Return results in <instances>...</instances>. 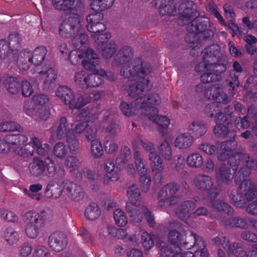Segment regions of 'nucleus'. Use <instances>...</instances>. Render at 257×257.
Masks as SVG:
<instances>
[{"instance_id": "f257e3e1", "label": "nucleus", "mask_w": 257, "mask_h": 257, "mask_svg": "<svg viewBox=\"0 0 257 257\" xmlns=\"http://www.w3.org/2000/svg\"><path fill=\"white\" fill-rule=\"evenodd\" d=\"M134 62V66L132 69L130 68V67H122L120 70L121 75L131 81L139 78V80L129 86L128 95L132 97H137L145 91H149L152 88L150 85L149 80L145 78L151 72L150 64L144 63L141 58H136Z\"/></svg>"}, {"instance_id": "f03ea898", "label": "nucleus", "mask_w": 257, "mask_h": 257, "mask_svg": "<svg viewBox=\"0 0 257 257\" xmlns=\"http://www.w3.org/2000/svg\"><path fill=\"white\" fill-rule=\"evenodd\" d=\"M250 174L247 167L240 168L234 177V182L238 185L237 193L230 194L229 198L237 207H243L248 201L257 199V186L248 179Z\"/></svg>"}, {"instance_id": "7ed1b4c3", "label": "nucleus", "mask_w": 257, "mask_h": 257, "mask_svg": "<svg viewBox=\"0 0 257 257\" xmlns=\"http://www.w3.org/2000/svg\"><path fill=\"white\" fill-rule=\"evenodd\" d=\"M209 23V20L207 17L197 16L193 19L187 26L188 33L185 37L186 42L194 44L199 41L211 39L214 33L208 28Z\"/></svg>"}, {"instance_id": "20e7f679", "label": "nucleus", "mask_w": 257, "mask_h": 257, "mask_svg": "<svg viewBox=\"0 0 257 257\" xmlns=\"http://www.w3.org/2000/svg\"><path fill=\"white\" fill-rule=\"evenodd\" d=\"M190 191V188L186 181L181 182V185L172 181L164 186L158 193V206L163 207L166 205L171 206L175 204L178 198L175 195L177 193L181 195L186 194Z\"/></svg>"}, {"instance_id": "39448f33", "label": "nucleus", "mask_w": 257, "mask_h": 257, "mask_svg": "<svg viewBox=\"0 0 257 257\" xmlns=\"http://www.w3.org/2000/svg\"><path fill=\"white\" fill-rule=\"evenodd\" d=\"M67 58L73 65H76L80 62L82 58L83 67L89 71H95L96 67L98 65L99 59L98 55L92 49L86 50H73L69 53Z\"/></svg>"}, {"instance_id": "423d86ee", "label": "nucleus", "mask_w": 257, "mask_h": 257, "mask_svg": "<svg viewBox=\"0 0 257 257\" xmlns=\"http://www.w3.org/2000/svg\"><path fill=\"white\" fill-rule=\"evenodd\" d=\"M25 223V231L27 236L31 239L37 237L45 225L44 217L34 211H29L22 217Z\"/></svg>"}, {"instance_id": "0eeeda50", "label": "nucleus", "mask_w": 257, "mask_h": 257, "mask_svg": "<svg viewBox=\"0 0 257 257\" xmlns=\"http://www.w3.org/2000/svg\"><path fill=\"white\" fill-rule=\"evenodd\" d=\"M22 37L16 32H11L8 36V41L5 39L0 40V57L6 59L9 58L11 61H15L16 54L21 48Z\"/></svg>"}, {"instance_id": "6e6552de", "label": "nucleus", "mask_w": 257, "mask_h": 257, "mask_svg": "<svg viewBox=\"0 0 257 257\" xmlns=\"http://www.w3.org/2000/svg\"><path fill=\"white\" fill-rule=\"evenodd\" d=\"M97 73L88 74L85 71L78 72L75 75V82L81 88L86 90L89 88L97 87L102 85L104 82V76L106 73L104 70L94 71Z\"/></svg>"}, {"instance_id": "1a4fd4ad", "label": "nucleus", "mask_w": 257, "mask_h": 257, "mask_svg": "<svg viewBox=\"0 0 257 257\" xmlns=\"http://www.w3.org/2000/svg\"><path fill=\"white\" fill-rule=\"evenodd\" d=\"M127 193L129 203L125 205V210L130 218L137 222H141L143 215L137 207L141 204V195L140 189L136 184H133L128 187Z\"/></svg>"}, {"instance_id": "9d476101", "label": "nucleus", "mask_w": 257, "mask_h": 257, "mask_svg": "<svg viewBox=\"0 0 257 257\" xmlns=\"http://www.w3.org/2000/svg\"><path fill=\"white\" fill-rule=\"evenodd\" d=\"M185 247L190 249L193 246L198 247V249L194 253L191 251L176 253L172 257H208V253L206 248V244L202 238L196 233L191 232L188 236V242Z\"/></svg>"}, {"instance_id": "9b49d317", "label": "nucleus", "mask_w": 257, "mask_h": 257, "mask_svg": "<svg viewBox=\"0 0 257 257\" xmlns=\"http://www.w3.org/2000/svg\"><path fill=\"white\" fill-rule=\"evenodd\" d=\"M54 8L65 14L81 16L85 11L84 5L79 0H52Z\"/></svg>"}, {"instance_id": "f8f14e48", "label": "nucleus", "mask_w": 257, "mask_h": 257, "mask_svg": "<svg viewBox=\"0 0 257 257\" xmlns=\"http://www.w3.org/2000/svg\"><path fill=\"white\" fill-rule=\"evenodd\" d=\"M194 183L196 188L208 193V197L211 199H215L219 194V190L214 186L212 178L208 175L199 174L195 176Z\"/></svg>"}, {"instance_id": "ddd939ff", "label": "nucleus", "mask_w": 257, "mask_h": 257, "mask_svg": "<svg viewBox=\"0 0 257 257\" xmlns=\"http://www.w3.org/2000/svg\"><path fill=\"white\" fill-rule=\"evenodd\" d=\"M228 152L220 153L218 156V159L223 162L227 160V164L231 167H235V170L238 169L239 165L244 167L250 163V158L248 154L235 152L230 155Z\"/></svg>"}, {"instance_id": "4468645a", "label": "nucleus", "mask_w": 257, "mask_h": 257, "mask_svg": "<svg viewBox=\"0 0 257 257\" xmlns=\"http://www.w3.org/2000/svg\"><path fill=\"white\" fill-rule=\"evenodd\" d=\"M134 159L136 170L140 177V186L143 191L147 192L148 191L151 184V177L147 175L148 168L145 164L141 154L138 151L134 153Z\"/></svg>"}, {"instance_id": "2eb2a0df", "label": "nucleus", "mask_w": 257, "mask_h": 257, "mask_svg": "<svg viewBox=\"0 0 257 257\" xmlns=\"http://www.w3.org/2000/svg\"><path fill=\"white\" fill-rule=\"evenodd\" d=\"M216 62L212 66L210 71L203 73L200 77L202 83L196 85L195 90L199 91V89L203 88V84H207L211 82H215L220 80L221 78V73L224 72L226 69L225 65L220 63Z\"/></svg>"}, {"instance_id": "dca6fc26", "label": "nucleus", "mask_w": 257, "mask_h": 257, "mask_svg": "<svg viewBox=\"0 0 257 257\" xmlns=\"http://www.w3.org/2000/svg\"><path fill=\"white\" fill-rule=\"evenodd\" d=\"M182 11L180 13L178 23L180 25L188 24L189 22L199 16L197 5L192 1H186L180 6Z\"/></svg>"}, {"instance_id": "f3484780", "label": "nucleus", "mask_w": 257, "mask_h": 257, "mask_svg": "<svg viewBox=\"0 0 257 257\" xmlns=\"http://www.w3.org/2000/svg\"><path fill=\"white\" fill-rule=\"evenodd\" d=\"M79 29H81L79 19L77 17H69L63 20L60 25L59 35L64 39L71 38Z\"/></svg>"}, {"instance_id": "a211bd4d", "label": "nucleus", "mask_w": 257, "mask_h": 257, "mask_svg": "<svg viewBox=\"0 0 257 257\" xmlns=\"http://www.w3.org/2000/svg\"><path fill=\"white\" fill-rule=\"evenodd\" d=\"M204 113L210 117H214L215 122H223L225 124H230L232 120L225 116L222 112L221 105L215 102L207 104L204 108Z\"/></svg>"}, {"instance_id": "6ab92c4d", "label": "nucleus", "mask_w": 257, "mask_h": 257, "mask_svg": "<svg viewBox=\"0 0 257 257\" xmlns=\"http://www.w3.org/2000/svg\"><path fill=\"white\" fill-rule=\"evenodd\" d=\"M15 61H11L10 59H2L5 63L10 65L11 64H17L18 68L20 71H25L29 69L31 64H32L31 61V52L28 49L22 50L18 53L17 52L16 58Z\"/></svg>"}, {"instance_id": "aec40b11", "label": "nucleus", "mask_w": 257, "mask_h": 257, "mask_svg": "<svg viewBox=\"0 0 257 257\" xmlns=\"http://www.w3.org/2000/svg\"><path fill=\"white\" fill-rule=\"evenodd\" d=\"M161 97L158 94L150 93L147 95L142 97L140 96L135 100V104L138 105V108H139V112L144 115L142 110L151 109L153 108H156L155 106L159 105L161 103Z\"/></svg>"}, {"instance_id": "412c9836", "label": "nucleus", "mask_w": 257, "mask_h": 257, "mask_svg": "<svg viewBox=\"0 0 257 257\" xmlns=\"http://www.w3.org/2000/svg\"><path fill=\"white\" fill-rule=\"evenodd\" d=\"M39 79L42 89L50 91L53 88L55 81L57 77V71L52 67L38 72Z\"/></svg>"}, {"instance_id": "4be33fe9", "label": "nucleus", "mask_w": 257, "mask_h": 257, "mask_svg": "<svg viewBox=\"0 0 257 257\" xmlns=\"http://www.w3.org/2000/svg\"><path fill=\"white\" fill-rule=\"evenodd\" d=\"M145 117H147L149 120L158 124V131L162 132V130L166 128L170 124V119L166 116L159 115V111L157 108H151L146 110H142Z\"/></svg>"}, {"instance_id": "5701e85b", "label": "nucleus", "mask_w": 257, "mask_h": 257, "mask_svg": "<svg viewBox=\"0 0 257 257\" xmlns=\"http://www.w3.org/2000/svg\"><path fill=\"white\" fill-rule=\"evenodd\" d=\"M204 96L209 99L214 100L218 104H226L230 100L227 95L223 92L222 89L215 85L206 89L204 92Z\"/></svg>"}, {"instance_id": "b1692460", "label": "nucleus", "mask_w": 257, "mask_h": 257, "mask_svg": "<svg viewBox=\"0 0 257 257\" xmlns=\"http://www.w3.org/2000/svg\"><path fill=\"white\" fill-rule=\"evenodd\" d=\"M48 243L52 250L59 252L66 247L67 244V240L64 233L60 232H55L49 236Z\"/></svg>"}, {"instance_id": "393cba45", "label": "nucleus", "mask_w": 257, "mask_h": 257, "mask_svg": "<svg viewBox=\"0 0 257 257\" xmlns=\"http://www.w3.org/2000/svg\"><path fill=\"white\" fill-rule=\"evenodd\" d=\"M232 169L225 164H221L215 170V177L216 179L223 184H228L233 178L234 175L237 170H234L235 167H231Z\"/></svg>"}, {"instance_id": "a878e982", "label": "nucleus", "mask_w": 257, "mask_h": 257, "mask_svg": "<svg viewBox=\"0 0 257 257\" xmlns=\"http://www.w3.org/2000/svg\"><path fill=\"white\" fill-rule=\"evenodd\" d=\"M202 59L212 66L219 61L220 48L217 44H213L205 48L202 51Z\"/></svg>"}, {"instance_id": "bb28decb", "label": "nucleus", "mask_w": 257, "mask_h": 257, "mask_svg": "<svg viewBox=\"0 0 257 257\" xmlns=\"http://www.w3.org/2000/svg\"><path fill=\"white\" fill-rule=\"evenodd\" d=\"M65 189L68 198L74 201H80L84 197L83 189L80 186L74 183L66 182Z\"/></svg>"}, {"instance_id": "cd10ccee", "label": "nucleus", "mask_w": 257, "mask_h": 257, "mask_svg": "<svg viewBox=\"0 0 257 257\" xmlns=\"http://www.w3.org/2000/svg\"><path fill=\"white\" fill-rule=\"evenodd\" d=\"M46 161V171L44 173L50 177H54L55 175L59 178H62L65 174V171L62 166L56 164L54 161L47 157Z\"/></svg>"}, {"instance_id": "c85d7f7f", "label": "nucleus", "mask_w": 257, "mask_h": 257, "mask_svg": "<svg viewBox=\"0 0 257 257\" xmlns=\"http://www.w3.org/2000/svg\"><path fill=\"white\" fill-rule=\"evenodd\" d=\"M134 56L133 49L128 46L122 47L115 56L113 64L118 65L130 62Z\"/></svg>"}, {"instance_id": "c756f323", "label": "nucleus", "mask_w": 257, "mask_h": 257, "mask_svg": "<svg viewBox=\"0 0 257 257\" xmlns=\"http://www.w3.org/2000/svg\"><path fill=\"white\" fill-rule=\"evenodd\" d=\"M196 200H186L183 202L177 209L176 214L181 220H185L190 217V212L196 207Z\"/></svg>"}, {"instance_id": "7c9ffc66", "label": "nucleus", "mask_w": 257, "mask_h": 257, "mask_svg": "<svg viewBox=\"0 0 257 257\" xmlns=\"http://www.w3.org/2000/svg\"><path fill=\"white\" fill-rule=\"evenodd\" d=\"M149 157L152 171L156 174H158V176L160 178L159 183H161L162 176L161 173L164 169L163 161L156 152H151Z\"/></svg>"}, {"instance_id": "2f4dec72", "label": "nucleus", "mask_w": 257, "mask_h": 257, "mask_svg": "<svg viewBox=\"0 0 257 257\" xmlns=\"http://www.w3.org/2000/svg\"><path fill=\"white\" fill-rule=\"evenodd\" d=\"M56 95L63 101L65 104H69L70 108L75 97L72 90L65 85L60 86L56 91Z\"/></svg>"}, {"instance_id": "473e14b6", "label": "nucleus", "mask_w": 257, "mask_h": 257, "mask_svg": "<svg viewBox=\"0 0 257 257\" xmlns=\"http://www.w3.org/2000/svg\"><path fill=\"white\" fill-rule=\"evenodd\" d=\"M206 125L200 121H194L189 126L188 131L193 138L198 139L203 136L207 132Z\"/></svg>"}, {"instance_id": "72a5a7b5", "label": "nucleus", "mask_w": 257, "mask_h": 257, "mask_svg": "<svg viewBox=\"0 0 257 257\" xmlns=\"http://www.w3.org/2000/svg\"><path fill=\"white\" fill-rule=\"evenodd\" d=\"M46 167V161L34 157L33 162L29 165L30 172L31 175L38 177L44 173Z\"/></svg>"}, {"instance_id": "f704fd0d", "label": "nucleus", "mask_w": 257, "mask_h": 257, "mask_svg": "<svg viewBox=\"0 0 257 257\" xmlns=\"http://www.w3.org/2000/svg\"><path fill=\"white\" fill-rule=\"evenodd\" d=\"M67 120L65 117H61L54 124L53 130H55L57 137L59 139H62L65 137L69 132L70 129L67 127Z\"/></svg>"}, {"instance_id": "c9c22d12", "label": "nucleus", "mask_w": 257, "mask_h": 257, "mask_svg": "<svg viewBox=\"0 0 257 257\" xmlns=\"http://www.w3.org/2000/svg\"><path fill=\"white\" fill-rule=\"evenodd\" d=\"M168 240L171 244L177 246L179 249H186L185 246L188 242V238L184 240L182 235L178 231L173 230L168 233Z\"/></svg>"}, {"instance_id": "e433bc0d", "label": "nucleus", "mask_w": 257, "mask_h": 257, "mask_svg": "<svg viewBox=\"0 0 257 257\" xmlns=\"http://www.w3.org/2000/svg\"><path fill=\"white\" fill-rule=\"evenodd\" d=\"M47 53V49L44 46H40L36 47L33 52L31 53V61L32 64L35 66H39L44 62Z\"/></svg>"}, {"instance_id": "4c0bfd02", "label": "nucleus", "mask_w": 257, "mask_h": 257, "mask_svg": "<svg viewBox=\"0 0 257 257\" xmlns=\"http://www.w3.org/2000/svg\"><path fill=\"white\" fill-rule=\"evenodd\" d=\"M73 38L72 40L73 45L76 49L84 51L86 50V42L88 41V36L81 32V29L76 32L75 35H73Z\"/></svg>"}, {"instance_id": "58836bf2", "label": "nucleus", "mask_w": 257, "mask_h": 257, "mask_svg": "<svg viewBox=\"0 0 257 257\" xmlns=\"http://www.w3.org/2000/svg\"><path fill=\"white\" fill-rule=\"evenodd\" d=\"M194 141L193 137L188 133L181 134L175 141V146L179 149H186L191 146Z\"/></svg>"}, {"instance_id": "ea45409f", "label": "nucleus", "mask_w": 257, "mask_h": 257, "mask_svg": "<svg viewBox=\"0 0 257 257\" xmlns=\"http://www.w3.org/2000/svg\"><path fill=\"white\" fill-rule=\"evenodd\" d=\"M30 143L32 145L34 151L35 150L37 153L41 156L48 155L51 150L50 145L47 144H42L39 139L36 137L32 138Z\"/></svg>"}, {"instance_id": "a19ab883", "label": "nucleus", "mask_w": 257, "mask_h": 257, "mask_svg": "<svg viewBox=\"0 0 257 257\" xmlns=\"http://www.w3.org/2000/svg\"><path fill=\"white\" fill-rule=\"evenodd\" d=\"M63 190L60 185L53 181H51L45 189L47 197L52 199L58 198L62 194Z\"/></svg>"}, {"instance_id": "79ce46f5", "label": "nucleus", "mask_w": 257, "mask_h": 257, "mask_svg": "<svg viewBox=\"0 0 257 257\" xmlns=\"http://www.w3.org/2000/svg\"><path fill=\"white\" fill-rule=\"evenodd\" d=\"M115 168L114 161L113 160L108 159L105 160V166L104 169L106 172V174L104 177L105 182L108 183L109 181H113L118 180L117 174L113 173Z\"/></svg>"}, {"instance_id": "37998d69", "label": "nucleus", "mask_w": 257, "mask_h": 257, "mask_svg": "<svg viewBox=\"0 0 257 257\" xmlns=\"http://www.w3.org/2000/svg\"><path fill=\"white\" fill-rule=\"evenodd\" d=\"M224 224L226 227H237L241 229H246L248 226L246 218L239 217L228 218L225 220Z\"/></svg>"}, {"instance_id": "c03bdc74", "label": "nucleus", "mask_w": 257, "mask_h": 257, "mask_svg": "<svg viewBox=\"0 0 257 257\" xmlns=\"http://www.w3.org/2000/svg\"><path fill=\"white\" fill-rule=\"evenodd\" d=\"M5 85L8 91L12 94H17L20 91L21 83L15 77H8L5 80Z\"/></svg>"}, {"instance_id": "a18cd8bd", "label": "nucleus", "mask_w": 257, "mask_h": 257, "mask_svg": "<svg viewBox=\"0 0 257 257\" xmlns=\"http://www.w3.org/2000/svg\"><path fill=\"white\" fill-rule=\"evenodd\" d=\"M210 200H212L211 206L214 209L227 215L233 214L234 210L227 203L219 200H213V199H210Z\"/></svg>"}, {"instance_id": "49530a36", "label": "nucleus", "mask_w": 257, "mask_h": 257, "mask_svg": "<svg viewBox=\"0 0 257 257\" xmlns=\"http://www.w3.org/2000/svg\"><path fill=\"white\" fill-rule=\"evenodd\" d=\"M3 238L9 245H13L20 239V235L17 231L12 227L5 228L4 231Z\"/></svg>"}, {"instance_id": "de8ad7c7", "label": "nucleus", "mask_w": 257, "mask_h": 257, "mask_svg": "<svg viewBox=\"0 0 257 257\" xmlns=\"http://www.w3.org/2000/svg\"><path fill=\"white\" fill-rule=\"evenodd\" d=\"M240 112L242 114L246 112V108L243 106L242 104L237 101H233L231 104L228 105L224 109V115L232 120L231 115L234 112Z\"/></svg>"}, {"instance_id": "09e8293b", "label": "nucleus", "mask_w": 257, "mask_h": 257, "mask_svg": "<svg viewBox=\"0 0 257 257\" xmlns=\"http://www.w3.org/2000/svg\"><path fill=\"white\" fill-rule=\"evenodd\" d=\"M101 211L95 203H91L85 209V217L89 220L93 221L97 219L100 215Z\"/></svg>"}, {"instance_id": "8fccbe9b", "label": "nucleus", "mask_w": 257, "mask_h": 257, "mask_svg": "<svg viewBox=\"0 0 257 257\" xmlns=\"http://www.w3.org/2000/svg\"><path fill=\"white\" fill-rule=\"evenodd\" d=\"M92 96L91 95L84 93L81 94L76 100L75 98L73 99L70 109H80L91 102Z\"/></svg>"}, {"instance_id": "3c124183", "label": "nucleus", "mask_w": 257, "mask_h": 257, "mask_svg": "<svg viewBox=\"0 0 257 257\" xmlns=\"http://www.w3.org/2000/svg\"><path fill=\"white\" fill-rule=\"evenodd\" d=\"M162 4L159 6V10L161 15H174L176 8L173 4V0H162Z\"/></svg>"}, {"instance_id": "603ef678", "label": "nucleus", "mask_w": 257, "mask_h": 257, "mask_svg": "<svg viewBox=\"0 0 257 257\" xmlns=\"http://www.w3.org/2000/svg\"><path fill=\"white\" fill-rule=\"evenodd\" d=\"M114 2V0H96L92 2L90 4L92 10L96 11H103L111 7Z\"/></svg>"}, {"instance_id": "864d4df0", "label": "nucleus", "mask_w": 257, "mask_h": 257, "mask_svg": "<svg viewBox=\"0 0 257 257\" xmlns=\"http://www.w3.org/2000/svg\"><path fill=\"white\" fill-rule=\"evenodd\" d=\"M159 154L165 160L169 161L171 160L172 153V149L169 143L167 141H164L160 145L159 149Z\"/></svg>"}, {"instance_id": "5fc2aeb1", "label": "nucleus", "mask_w": 257, "mask_h": 257, "mask_svg": "<svg viewBox=\"0 0 257 257\" xmlns=\"http://www.w3.org/2000/svg\"><path fill=\"white\" fill-rule=\"evenodd\" d=\"M42 189V185L40 184H32L30 186L29 190L25 189L24 192L27 195L33 199L39 201L41 197L40 194H37L39 191Z\"/></svg>"}, {"instance_id": "6e6d98bb", "label": "nucleus", "mask_w": 257, "mask_h": 257, "mask_svg": "<svg viewBox=\"0 0 257 257\" xmlns=\"http://www.w3.org/2000/svg\"><path fill=\"white\" fill-rule=\"evenodd\" d=\"M101 49L102 55L106 58H111L116 52L117 46L114 42H110L108 44L99 47Z\"/></svg>"}, {"instance_id": "4d7b16f0", "label": "nucleus", "mask_w": 257, "mask_h": 257, "mask_svg": "<svg viewBox=\"0 0 257 257\" xmlns=\"http://www.w3.org/2000/svg\"><path fill=\"white\" fill-rule=\"evenodd\" d=\"M187 165L193 168H198L202 166L203 158L199 153H194L189 155L186 160Z\"/></svg>"}, {"instance_id": "13d9d810", "label": "nucleus", "mask_w": 257, "mask_h": 257, "mask_svg": "<svg viewBox=\"0 0 257 257\" xmlns=\"http://www.w3.org/2000/svg\"><path fill=\"white\" fill-rule=\"evenodd\" d=\"M216 124L213 128V133L215 136L219 138H225L229 134V130L227 124L223 122H216Z\"/></svg>"}, {"instance_id": "bf43d9fd", "label": "nucleus", "mask_w": 257, "mask_h": 257, "mask_svg": "<svg viewBox=\"0 0 257 257\" xmlns=\"http://www.w3.org/2000/svg\"><path fill=\"white\" fill-rule=\"evenodd\" d=\"M65 137L70 151L73 152L77 151L79 148V143L75 134L72 131L69 132Z\"/></svg>"}, {"instance_id": "052dcab7", "label": "nucleus", "mask_w": 257, "mask_h": 257, "mask_svg": "<svg viewBox=\"0 0 257 257\" xmlns=\"http://www.w3.org/2000/svg\"><path fill=\"white\" fill-rule=\"evenodd\" d=\"M23 127L14 121H5L0 124L1 132L23 131Z\"/></svg>"}, {"instance_id": "680f3d73", "label": "nucleus", "mask_w": 257, "mask_h": 257, "mask_svg": "<svg viewBox=\"0 0 257 257\" xmlns=\"http://www.w3.org/2000/svg\"><path fill=\"white\" fill-rule=\"evenodd\" d=\"M36 109L37 110L33 115L36 119L39 121H45L49 117L50 115V110L46 106H40L36 107Z\"/></svg>"}, {"instance_id": "e2e57ef3", "label": "nucleus", "mask_w": 257, "mask_h": 257, "mask_svg": "<svg viewBox=\"0 0 257 257\" xmlns=\"http://www.w3.org/2000/svg\"><path fill=\"white\" fill-rule=\"evenodd\" d=\"M92 156L95 158H99L103 154V150L101 142L98 140H94L91 142Z\"/></svg>"}, {"instance_id": "0e129e2a", "label": "nucleus", "mask_w": 257, "mask_h": 257, "mask_svg": "<svg viewBox=\"0 0 257 257\" xmlns=\"http://www.w3.org/2000/svg\"><path fill=\"white\" fill-rule=\"evenodd\" d=\"M106 28V25L101 23L99 22L95 24H87V30L90 33H93V37L96 38L98 34L103 32Z\"/></svg>"}, {"instance_id": "69168bd1", "label": "nucleus", "mask_w": 257, "mask_h": 257, "mask_svg": "<svg viewBox=\"0 0 257 257\" xmlns=\"http://www.w3.org/2000/svg\"><path fill=\"white\" fill-rule=\"evenodd\" d=\"M113 217L115 224L118 226H124L127 222V217L125 213L119 209H116L113 213Z\"/></svg>"}, {"instance_id": "338daca9", "label": "nucleus", "mask_w": 257, "mask_h": 257, "mask_svg": "<svg viewBox=\"0 0 257 257\" xmlns=\"http://www.w3.org/2000/svg\"><path fill=\"white\" fill-rule=\"evenodd\" d=\"M136 105V106H133L132 104H129L126 102H122L120 104L119 108L124 115L130 116L135 114L137 109L139 110L137 106L140 104Z\"/></svg>"}, {"instance_id": "774afa93", "label": "nucleus", "mask_w": 257, "mask_h": 257, "mask_svg": "<svg viewBox=\"0 0 257 257\" xmlns=\"http://www.w3.org/2000/svg\"><path fill=\"white\" fill-rule=\"evenodd\" d=\"M68 151L66 146L63 143H56L53 148V153L59 158H63L67 154Z\"/></svg>"}]
</instances>
